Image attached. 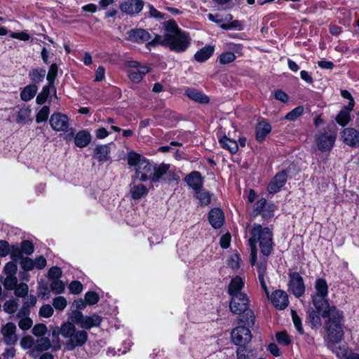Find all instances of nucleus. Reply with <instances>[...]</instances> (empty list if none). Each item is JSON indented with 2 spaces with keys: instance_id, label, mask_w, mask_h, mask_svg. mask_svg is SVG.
I'll return each mask as SVG.
<instances>
[{
  "instance_id": "33",
  "label": "nucleus",
  "mask_w": 359,
  "mask_h": 359,
  "mask_svg": "<svg viewBox=\"0 0 359 359\" xmlns=\"http://www.w3.org/2000/svg\"><path fill=\"white\" fill-rule=\"evenodd\" d=\"M237 358L238 359H254L255 355L252 350L245 346H240L237 350Z\"/></svg>"
},
{
  "instance_id": "13",
  "label": "nucleus",
  "mask_w": 359,
  "mask_h": 359,
  "mask_svg": "<svg viewBox=\"0 0 359 359\" xmlns=\"http://www.w3.org/2000/svg\"><path fill=\"white\" fill-rule=\"evenodd\" d=\"M270 299L274 306L280 310L285 309L288 305L287 294L283 290H276Z\"/></svg>"
},
{
  "instance_id": "10",
  "label": "nucleus",
  "mask_w": 359,
  "mask_h": 359,
  "mask_svg": "<svg viewBox=\"0 0 359 359\" xmlns=\"http://www.w3.org/2000/svg\"><path fill=\"white\" fill-rule=\"evenodd\" d=\"M289 290L297 297H301L305 292L303 278L297 272L290 273Z\"/></svg>"
},
{
  "instance_id": "52",
  "label": "nucleus",
  "mask_w": 359,
  "mask_h": 359,
  "mask_svg": "<svg viewBox=\"0 0 359 359\" xmlns=\"http://www.w3.org/2000/svg\"><path fill=\"white\" fill-rule=\"evenodd\" d=\"M70 292L73 294H78L83 290V285L79 281H73L69 286Z\"/></svg>"
},
{
  "instance_id": "43",
  "label": "nucleus",
  "mask_w": 359,
  "mask_h": 359,
  "mask_svg": "<svg viewBox=\"0 0 359 359\" xmlns=\"http://www.w3.org/2000/svg\"><path fill=\"white\" fill-rule=\"evenodd\" d=\"M21 250L26 255H31L34 252V245L28 240L23 241L21 243Z\"/></svg>"
},
{
  "instance_id": "32",
  "label": "nucleus",
  "mask_w": 359,
  "mask_h": 359,
  "mask_svg": "<svg viewBox=\"0 0 359 359\" xmlns=\"http://www.w3.org/2000/svg\"><path fill=\"white\" fill-rule=\"evenodd\" d=\"M50 347V341L47 337H41L36 340L35 344V349L32 350V353L34 355L36 351H43L48 350Z\"/></svg>"
},
{
  "instance_id": "31",
  "label": "nucleus",
  "mask_w": 359,
  "mask_h": 359,
  "mask_svg": "<svg viewBox=\"0 0 359 359\" xmlns=\"http://www.w3.org/2000/svg\"><path fill=\"white\" fill-rule=\"evenodd\" d=\"M267 206L268 211H273L274 205L273 204L268 205L266 201L264 198L259 200L255 205V212L256 215L264 213Z\"/></svg>"
},
{
  "instance_id": "26",
  "label": "nucleus",
  "mask_w": 359,
  "mask_h": 359,
  "mask_svg": "<svg viewBox=\"0 0 359 359\" xmlns=\"http://www.w3.org/2000/svg\"><path fill=\"white\" fill-rule=\"evenodd\" d=\"M95 153L100 162H105L109 158L110 149L107 145H100L95 149Z\"/></svg>"
},
{
  "instance_id": "50",
  "label": "nucleus",
  "mask_w": 359,
  "mask_h": 359,
  "mask_svg": "<svg viewBox=\"0 0 359 359\" xmlns=\"http://www.w3.org/2000/svg\"><path fill=\"white\" fill-rule=\"evenodd\" d=\"M32 324L33 322L31 318L25 317L20 319L18 323V326L22 330H27L32 326Z\"/></svg>"
},
{
  "instance_id": "36",
  "label": "nucleus",
  "mask_w": 359,
  "mask_h": 359,
  "mask_svg": "<svg viewBox=\"0 0 359 359\" xmlns=\"http://www.w3.org/2000/svg\"><path fill=\"white\" fill-rule=\"evenodd\" d=\"M30 114L31 110L28 107L20 109L18 112L16 122L22 123L27 121L29 119Z\"/></svg>"
},
{
  "instance_id": "51",
  "label": "nucleus",
  "mask_w": 359,
  "mask_h": 359,
  "mask_svg": "<svg viewBox=\"0 0 359 359\" xmlns=\"http://www.w3.org/2000/svg\"><path fill=\"white\" fill-rule=\"evenodd\" d=\"M291 313H292V320H293L295 327L297 328V330H298V332L299 333L302 334L304 332V330L302 326L300 318L298 316V315L294 310H292Z\"/></svg>"
},
{
  "instance_id": "37",
  "label": "nucleus",
  "mask_w": 359,
  "mask_h": 359,
  "mask_svg": "<svg viewBox=\"0 0 359 359\" xmlns=\"http://www.w3.org/2000/svg\"><path fill=\"white\" fill-rule=\"evenodd\" d=\"M46 71L41 69H33L30 74L29 76L31 79L35 83H39L42 81L45 76Z\"/></svg>"
},
{
  "instance_id": "64",
  "label": "nucleus",
  "mask_w": 359,
  "mask_h": 359,
  "mask_svg": "<svg viewBox=\"0 0 359 359\" xmlns=\"http://www.w3.org/2000/svg\"><path fill=\"white\" fill-rule=\"evenodd\" d=\"M11 36L13 39H18L22 41H27L29 39V36L25 32H13L11 34Z\"/></svg>"
},
{
  "instance_id": "4",
  "label": "nucleus",
  "mask_w": 359,
  "mask_h": 359,
  "mask_svg": "<svg viewBox=\"0 0 359 359\" xmlns=\"http://www.w3.org/2000/svg\"><path fill=\"white\" fill-rule=\"evenodd\" d=\"M156 44L168 46L171 50L180 53L185 51L188 48L189 38L186 32H182L175 23H172L168 27L165 35H156L151 41L147 43V46L149 48Z\"/></svg>"
},
{
  "instance_id": "1",
  "label": "nucleus",
  "mask_w": 359,
  "mask_h": 359,
  "mask_svg": "<svg viewBox=\"0 0 359 359\" xmlns=\"http://www.w3.org/2000/svg\"><path fill=\"white\" fill-rule=\"evenodd\" d=\"M315 292L312 295L314 309L309 311V318L313 327L321 325V318L325 319V329L332 344L340 342L344 336V319L341 311L330 306L328 300V286L325 280L318 278L314 284Z\"/></svg>"
},
{
  "instance_id": "61",
  "label": "nucleus",
  "mask_w": 359,
  "mask_h": 359,
  "mask_svg": "<svg viewBox=\"0 0 359 359\" xmlns=\"http://www.w3.org/2000/svg\"><path fill=\"white\" fill-rule=\"evenodd\" d=\"M34 266H36L39 269H42L45 268L46 265V260L43 256H40L34 261Z\"/></svg>"
},
{
  "instance_id": "29",
  "label": "nucleus",
  "mask_w": 359,
  "mask_h": 359,
  "mask_svg": "<svg viewBox=\"0 0 359 359\" xmlns=\"http://www.w3.org/2000/svg\"><path fill=\"white\" fill-rule=\"evenodd\" d=\"M148 193L147 188L143 184L133 186L130 189L131 196L135 200H138L146 196Z\"/></svg>"
},
{
  "instance_id": "59",
  "label": "nucleus",
  "mask_w": 359,
  "mask_h": 359,
  "mask_svg": "<svg viewBox=\"0 0 359 359\" xmlns=\"http://www.w3.org/2000/svg\"><path fill=\"white\" fill-rule=\"evenodd\" d=\"M34 339L31 336H26L21 340L20 344L24 348H29L33 346Z\"/></svg>"
},
{
  "instance_id": "60",
  "label": "nucleus",
  "mask_w": 359,
  "mask_h": 359,
  "mask_svg": "<svg viewBox=\"0 0 359 359\" xmlns=\"http://www.w3.org/2000/svg\"><path fill=\"white\" fill-rule=\"evenodd\" d=\"M9 245L8 242L0 241V257H5L8 254Z\"/></svg>"
},
{
  "instance_id": "18",
  "label": "nucleus",
  "mask_w": 359,
  "mask_h": 359,
  "mask_svg": "<svg viewBox=\"0 0 359 359\" xmlns=\"http://www.w3.org/2000/svg\"><path fill=\"white\" fill-rule=\"evenodd\" d=\"M224 216L219 208L212 209L209 213V222L215 229H219L224 223Z\"/></svg>"
},
{
  "instance_id": "22",
  "label": "nucleus",
  "mask_w": 359,
  "mask_h": 359,
  "mask_svg": "<svg viewBox=\"0 0 359 359\" xmlns=\"http://www.w3.org/2000/svg\"><path fill=\"white\" fill-rule=\"evenodd\" d=\"M243 285L244 283L243 279L239 276H236L231 280L229 285L228 293L231 297L234 296V294H244L241 292Z\"/></svg>"
},
{
  "instance_id": "21",
  "label": "nucleus",
  "mask_w": 359,
  "mask_h": 359,
  "mask_svg": "<svg viewBox=\"0 0 359 359\" xmlns=\"http://www.w3.org/2000/svg\"><path fill=\"white\" fill-rule=\"evenodd\" d=\"M185 95L191 100L199 103L205 104L209 102V98L208 96L194 88L186 89Z\"/></svg>"
},
{
  "instance_id": "25",
  "label": "nucleus",
  "mask_w": 359,
  "mask_h": 359,
  "mask_svg": "<svg viewBox=\"0 0 359 359\" xmlns=\"http://www.w3.org/2000/svg\"><path fill=\"white\" fill-rule=\"evenodd\" d=\"M214 53L212 46H205L197 51L194 55L195 60L198 62H203L209 59Z\"/></svg>"
},
{
  "instance_id": "39",
  "label": "nucleus",
  "mask_w": 359,
  "mask_h": 359,
  "mask_svg": "<svg viewBox=\"0 0 359 359\" xmlns=\"http://www.w3.org/2000/svg\"><path fill=\"white\" fill-rule=\"evenodd\" d=\"M67 305V299L62 296L57 297L53 299V306L57 310L62 311Z\"/></svg>"
},
{
  "instance_id": "55",
  "label": "nucleus",
  "mask_w": 359,
  "mask_h": 359,
  "mask_svg": "<svg viewBox=\"0 0 359 359\" xmlns=\"http://www.w3.org/2000/svg\"><path fill=\"white\" fill-rule=\"evenodd\" d=\"M276 338L278 341L283 345H288L290 343L289 336L285 332L277 333Z\"/></svg>"
},
{
  "instance_id": "9",
  "label": "nucleus",
  "mask_w": 359,
  "mask_h": 359,
  "mask_svg": "<svg viewBox=\"0 0 359 359\" xmlns=\"http://www.w3.org/2000/svg\"><path fill=\"white\" fill-rule=\"evenodd\" d=\"M232 341L238 346H243L251 341L252 335L249 329L243 326L234 328L231 334Z\"/></svg>"
},
{
  "instance_id": "24",
  "label": "nucleus",
  "mask_w": 359,
  "mask_h": 359,
  "mask_svg": "<svg viewBox=\"0 0 359 359\" xmlns=\"http://www.w3.org/2000/svg\"><path fill=\"white\" fill-rule=\"evenodd\" d=\"M102 322V318L96 314L92 316H84L81 325L83 329L89 330L93 327L99 326Z\"/></svg>"
},
{
  "instance_id": "28",
  "label": "nucleus",
  "mask_w": 359,
  "mask_h": 359,
  "mask_svg": "<svg viewBox=\"0 0 359 359\" xmlns=\"http://www.w3.org/2000/svg\"><path fill=\"white\" fill-rule=\"evenodd\" d=\"M221 147L228 149L231 154H234L238 150V144L236 141L231 140L226 136L222 137L219 140Z\"/></svg>"
},
{
  "instance_id": "34",
  "label": "nucleus",
  "mask_w": 359,
  "mask_h": 359,
  "mask_svg": "<svg viewBox=\"0 0 359 359\" xmlns=\"http://www.w3.org/2000/svg\"><path fill=\"white\" fill-rule=\"evenodd\" d=\"M50 88L54 87L50 85L43 86L41 92L36 97V102L37 104H42L46 101L50 93Z\"/></svg>"
},
{
  "instance_id": "20",
  "label": "nucleus",
  "mask_w": 359,
  "mask_h": 359,
  "mask_svg": "<svg viewBox=\"0 0 359 359\" xmlns=\"http://www.w3.org/2000/svg\"><path fill=\"white\" fill-rule=\"evenodd\" d=\"M186 182L196 191L201 189L203 186V179L201 173L198 171H193L187 175Z\"/></svg>"
},
{
  "instance_id": "5",
  "label": "nucleus",
  "mask_w": 359,
  "mask_h": 359,
  "mask_svg": "<svg viewBox=\"0 0 359 359\" xmlns=\"http://www.w3.org/2000/svg\"><path fill=\"white\" fill-rule=\"evenodd\" d=\"M60 334L67 339L65 347L69 351L83 346L88 339V333L84 330H77L71 323H65L62 325Z\"/></svg>"
},
{
  "instance_id": "58",
  "label": "nucleus",
  "mask_w": 359,
  "mask_h": 359,
  "mask_svg": "<svg viewBox=\"0 0 359 359\" xmlns=\"http://www.w3.org/2000/svg\"><path fill=\"white\" fill-rule=\"evenodd\" d=\"M84 316L80 311L74 310L72 312L71 319L72 320L78 324H81Z\"/></svg>"
},
{
  "instance_id": "49",
  "label": "nucleus",
  "mask_w": 359,
  "mask_h": 359,
  "mask_svg": "<svg viewBox=\"0 0 359 359\" xmlns=\"http://www.w3.org/2000/svg\"><path fill=\"white\" fill-rule=\"evenodd\" d=\"M28 292V286L25 283H21L19 285H16L15 290V294L18 297H25L27 295Z\"/></svg>"
},
{
  "instance_id": "7",
  "label": "nucleus",
  "mask_w": 359,
  "mask_h": 359,
  "mask_svg": "<svg viewBox=\"0 0 359 359\" xmlns=\"http://www.w3.org/2000/svg\"><path fill=\"white\" fill-rule=\"evenodd\" d=\"M126 65L130 69L128 72V77L135 83H139L142 80L143 76L149 73L151 69L146 64H141L133 60L128 61Z\"/></svg>"
},
{
  "instance_id": "30",
  "label": "nucleus",
  "mask_w": 359,
  "mask_h": 359,
  "mask_svg": "<svg viewBox=\"0 0 359 359\" xmlns=\"http://www.w3.org/2000/svg\"><path fill=\"white\" fill-rule=\"evenodd\" d=\"M196 197L201 205H208L211 202V195L205 189H200L196 191Z\"/></svg>"
},
{
  "instance_id": "27",
  "label": "nucleus",
  "mask_w": 359,
  "mask_h": 359,
  "mask_svg": "<svg viewBox=\"0 0 359 359\" xmlns=\"http://www.w3.org/2000/svg\"><path fill=\"white\" fill-rule=\"evenodd\" d=\"M37 86L34 84L27 86L20 93L21 99L27 102L32 100L37 92Z\"/></svg>"
},
{
  "instance_id": "57",
  "label": "nucleus",
  "mask_w": 359,
  "mask_h": 359,
  "mask_svg": "<svg viewBox=\"0 0 359 359\" xmlns=\"http://www.w3.org/2000/svg\"><path fill=\"white\" fill-rule=\"evenodd\" d=\"M62 275V271L59 267L53 266L49 269L48 277L52 280L58 279Z\"/></svg>"
},
{
  "instance_id": "42",
  "label": "nucleus",
  "mask_w": 359,
  "mask_h": 359,
  "mask_svg": "<svg viewBox=\"0 0 359 359\" xmlns=\"http://www.w3.org/2000/svg\"><path fill=\"white\" fill-rule=\"evenodd\" d=\"M50 114V109L48 106H44L42 109L38 112L36 117V121L37 123L46 121Z\"/></svg>"
},
{
  "instance_id": "19",
  "label": "nucleus",
  "mask_w": 359,
  "mask_h": 359,
  "mask_svg": "<svg viewBox=\"0 0 359 359\" xmlns=\"http://www.w3.org/2000/svg\"><path fill=\"white\" fill-rule=\"evenodd\" d=\"M91 139L92 137L90 132L87 130H82L75 135L74 144L79 148H83L90 144Z\"/></svg>"
},
{
  "instance_id": "47",
  "label": "nucleus",
  "mask_w": 359,
  "mask_h": 359,
  "mask_svg": "<svg viewBox=\"0 0 359 359\" xmlns=\"http://www.w3.org/2000/svg\"><path fill=\"white\" fill-rule=\"evenodd\" d=\"M85 301L88 304H95L98 302L99 296L94 292H88L85 294Z\"/></svg>"
},
{
  "instance_id": "63",
  "label": "nucleus",
  "mask_w": 359,
  "mask_h": 359,
  "mask_svg": "<svg viewBox=\"0 0 359 359\" xmlns=\"http://www.w3.org/2000/svg\"><path fill=\"white\" fill-rule=\"evenodd\" d=\"M105 74V69L103 67L100 66L95 72V81H101L104 79Z\"/></svg>"
},
{
  "instance_id": "2",
  "label": "nucleus",
  "mask_w": 359,
  "mask_h": 359,
  "mask_svg": "<svg viewBox=\"0 0 359 359\" xmlns=\"http://www.w3.org/2000/svg\"><path fill=\"white\" fill-rule=\"evenodd\" d=\"M127 159L128 163L135 167V177L142 182H158L168 172L170 167L166 164L154 167L144 157L134 151L128 153Z\"/></svg>"
},
{
  "instance_id": "40",
  "label": "nucleus",
  "mask_w": 359,
  "mask_h": 359,
  "mask_svg": "<svg viewBox=\"0 0 359 359\" xmlns=\"http://www.w3.org/2000/svg\"><path fill=\"white\" fill-rule=\"evenodd\" d=\"M304 111L303 107L299 106L292 110L290 112L287 113L285 116V119L289 121H294L298 117L302 115Z\"/></svg>"
},
{
  "instance_id": "8",
  "label": "nucleus",
  "mask_w": 359,
  "mask_h": 359,
  "mask_svg": "<svg viewBox=\"0 0 359 359\" xmlns=\"http://www.w3.org/2000/svg\"><path fill=\"white\" fill-rule=\"evenodd\" d=\"M336 140V135L332 131L319 133L316 135V143L319 150L330 151Z\"/></svg>"
},
{
  "instance_id": "48",
  "label": "nucleus",
  "mask_w": 359,
  "mask_h": 359,
  "mask_svg": "<svg viewBox=\"0 0 359 359\" xmlns=\"http://www.w3.org/2000/svg\"><path fill=\"white\" fill-rule=\"evenodd\" d=\"M46 331V326L42 323L36 324L32 329V333L37 337L44 335Z\"/></svg>"
},
{
  "instance_id": "14",
  "label": "nucleus",
  "mask_w": 359,
  "mask_h": 359,
  "mask_svg": "<svg viewBox=\"0 0 359 359\" xmlns=\"http://www.w3.org/2000/svg\"><path fill=\"white\" fill-rule=\"evenodd\" d=\"M16 325L13 323H8L1 327V332L4 337V341L7 344H13L18 337L15 334Z\"/></svg>"
},
{
  "instance_id": "17",
  "label": "nucleus",
  "mask_w": 359,
  "mask_h": 359,
  "mask_svg": "<svg viewBox=\"0 0 359 359\" xmlns=\"http://www.w3.org/2000/svg\"><path fill=\"white\" fill-rule=\"evenodd\" d=\"M149 39V34L144 29H137L128 32V39L133 42L144 43Z\"/></svg>"
},
{
  "instance_id": "23",
  "label": "nucleus",
  "mask_w": 359,
  "mask_h": 359,
  "mask_svg": "<svg viewBox=\"0 0 359 359\" xmlns=\"http://www.w3.org/2000/svg\"><path fill=\"white\" fill-rule=\"evenodd\" d=\"M271 125L265 121H259L256 126V139L261 142L271 132Z\"/></svg>"
},
{
  "instance_id": "35",
  "label": "nucleus",
  "mask_w": 359,
  "mask_h": 359,
  "mask_svg": "<svg viewBox=\"0 0 359 359\" xmlns=\"http://www.w3.org/2000/svg\"><path fill=\"white\" fill-rule=\"evenodd\" d=\"M350 121L348 110L342 109L336 117V121L341 126H346Z\"/></svg>"
},
{
  "instance_id": "54",
  "label": "nucleus",
  "mask_w": 359,
  "mask_h": 359,
  "mask_svg": "<svg viewBox=\"0 0 359 359\" xmlns=\"http://www.w3.org/2000/svg\"><path fill=\"white\" fill-rule=\"evenodd\" d=\"M53 313V309L49 304L43 305L39 311V314L44 318H49Z\"/></svg>"
},
{
  "instance_id": "62",
  "label": "nucleus",
  "mask_w": 359,
  "mask_h": 359,
  "mask_svg": "<svg viewBox=\"0 0 359 359\" xmlns=\"http://www.w3.org/2000/svg\"><path fill=\"white\" fill-rule=\"evenodd\" d=\"M22 251L21 250V248H14L12 249V252H11V257L13 259H15V260H18V259H23L24 257H22Z\"/></svg>"
},
{
  "instance_id": "16",
  "label": "nucleus",
  "mask_w": 359,
  "mask_h": 359,
  "mask_svg": "<svg viewBox=\"0 0 359 359\" xmlns=\"http://www.w3.org/2000/svg\"><path fill=\"white\" fill-rule=\"evenodd\" d=\"M341 139L346 144L354 147L359 144V132L352 128H348L343 130Z\"/></svg>"
},
{
  "instance_id": "3",
  "label": "nucleus",
  "mask_w": 359,
  "mask_h": 359,
  "mask_svg": "<svg viewBox=\"0 0 359 359\" xmlns=\"http://www.w3.org/2000/svg\"><path fill=\"white\" fill-rule=\"evenodd\" d=\"M250 238L248 240L250 246V263L255 265L257 258L256 243H259L262 253L268 256L272 250V233L267 227H262L260 224H254L252 226H247Z\"/></svg>"
},
{
  "instance_id": "45",
  "label": "nucleus",
  "mask_w": 359,
  "mask_h": 359,
  "mask_svg": "<svg viewBox=\"0 0 359 359\" xmlns=\"http://www.w3.org/2000/svg\"><path fill=\"white\" fill-rule=\"evenodd\" d=\"M17 278L15 276H7L4 280V285L8 290H13L17 285Z\"/></svg>"
},
{
  "instance_id": "15",
  "label": "nucleus",
  "mask_w": 359,
  "mask_h": 359,
  "mask_svg": "<svg viewBox=\"0 0 359 359\" xmlns=\"http://www.w3.org/2000/svg\"><path fill=\"white\" fill-rule=\"evenodd\" d=\"M286 180L287 174L285 171L277 173L268 186L269 192L272 194L277 193L285 184Z\"/></svg>"
},
{
  "instance_id": "46",
  "label": "nucleus",
  "mask_w": 359,
  "mask_h": 359,
  "mask_svg": "<svg viewBox=\"0 0 359 359\" xmlns=\"http://www.w3.org/2000/svg\"><path fill=\"white\" fill-rule=\"evenodd\" d=\"M236 59V56L233 53L227 52L222 53L219 57L221 64L225 65L233 62Z\"/></svg>"
},
{
  "instance_id": "6",
  "label": "nucleus",
  "mask_w": 359,
  "mask_h": 359,
  "mask_svg": "<svg viewBox=\"0 0 359 359\" xmlns=\"http://www.w3.org/2000/svg\"><path fill=\"white\" fill-rule=\"evenodd\" d=\"M249 299L245 294H238L231 297L229 308L231 311L236 315L243 313L240 321L248 325L254 323L253 311L248 309Z\"/></svg>"
},
{
  "instance_id": "11",
  "label": "nucleus",
  "mask_w": 359,
  "mask_h": 359,
  "mask_svg": "<svg viewBox=\"0 0 359 359\" xmlns=\"http://www.w3.org/2000/svg\"><path fill=\"white\" fill-rule=\"evenodd\" d=\"M51 128L55 131H65L69 128V118L61 113H54L50 118Z\"/></svg>"
},
{
  "instance_id": "41",
  "label": "nucleus",
  "mask_w": 359,
  "mask_h": 359,
  "mask_svg": "<svg viewBox=\"0 0 359 359\" xmlns=\"http://www.w3.org/2000/svg\"><path fill=\"white\" fill-rule=\"evenodd\" d=\"M18 304L15 299L6 301L4 305V310L8 313H14L18 309Z\"/></svg>"
},
{
  "instance_id": "56",
  "label": "nucleus",
  "mask_w": 359,
  "mask_h": 359,
  "mask_svg": "<svg viewBox=\"0 0 359 359\" xmlns=\"http://www.w3.org/2000/svg\"><path fill=\"white\" fill-rule=\"evenodd\" d=\"M4 271L7 276H15L17 272V265L14 262H8L4 267Z\"/></svg>"
},
{
  "instance_id": "53",
  "label": "nucleus",
  "mask_w": 359,
  "mask_h": 359,
  "mask_svg": "<svg viewBox=\"0 0 359 359\" xmlns=\"http://www.w3.org/2000/svg\"><path fill=\"white\" fill-rule=\"evenodd\" d=\"M20 264L22 269L26 271H31L34 267V261L29 257L22 259Z\"/></svg>"
},
{
  "instance_id": "38",
  "label": "nucleus",
  "mask_w": 359,
  "mask_h": 359,
  "mask_svg": "<svg viewBox=\"0 0 359 359\" xmlns=\"http://www.w3.org/2000/svg\"><path fill=\"white\" fill-rule=\"evenodd\" d=\"M50 289L55 294H61L65 290V285L62 281L55 279L50 283Z\"/></svg>"
},
{
  "instance_id": "44",
  "label": "nucleus",
  "mask_w": 359,
  "mask_h": 359,
  "mask_svg": "<svg viewBox=\"0 0 359 359\" xmlns=\"http://www.w3.org/2000/svg\"><path fill=\"white\" fill-rule=\"evenodd\" d=\"M57 66L56 64H52L49 68L48 73L47 75V80L49 82L50 86H53L54 80L57 76Z\"/></svg>"
},
{
  "instance_id": "12",
  "label": "nucleus",
  "mask_w": 359,
  "mask_h": 359,
  "mask_svg": "<svg viewBox=\"0 0 359 359\" xmlns=\"http://www.w3.org/2000/svg\"><path fill=\"white\" fill-rule=\"evenodd\" d=\"M144 6L142 0H125L119 5L121 11L128 15H134L140 13Z\"/></svg>"
}]
</instances>
